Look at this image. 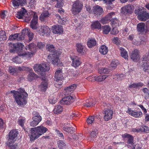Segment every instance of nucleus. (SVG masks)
I'll return each mask as SVG.
<instances>
[{"instance_id": "nucleus-64", "label": "nucleus", "mask_w": 149, "mask_h": 149, "mask_svg": "<svg viewBox=\"0 0 149 149\" xmlns=\"http://www.w3.org/2000/svg\"><path fill=\"white\" fill-rule=\"evenodd\" d=\"M7 14V12L6 10H4L0 14V16L1 18L2 19H4L5 18Z\"/></svg>"}, {"instance_id": "nucleus-44", "label": "nucleus", "mask_w": 149, "mask_h": 149, "mask_svg": "<svg viewBox=\"0 0 149 149\" xmlns=\"http://www.w3.org/2000/svg\"><path fill=\"white\" fill-rule=\"evenodd\" d=\"M107 77V76L104 75L98 77H95V79L96 81H101L104 80Z\"/></svg>"}, {"instance_id": "nucleus-9", "label": "nucleus", "mask_w": 149, "mask_h": 149, "mask_svg": "<svg viewBox=\"0 0 149 149\" xmlns=\"http://www.w3.org/2000/svg\"><path fill=\"white\" fill-rule=\"evenodd\" d=\"M104 11L102 8L98 5L94 6L92 9V13L95 16L97 17H99L103 15Z\"/></svg>"}, {"instance_id": "nucleus-34", "label": "nucleus", "mask_w": 149, "mask_h": 149, "mask_svg": "<svg viewBox=\"0 0 149 149\" xmlns=\"http://www.w3.org/2000/svg\"><path fill=\"white\" fill-rule=\"evenodd\" d=\"M118 64L119 63L118 60H112L109 67L110 70H112L115 69Z\"/></svg>"}, {"instance_id": "nucleus-49", "label": "nucleus", "mask_w": 149, "mask_h": 149, "mask_svg": "<svg viewBox=\"0 0 149 149\" xmlns=\"http://www.w3.org/2000/svg\"><path fill=\"white\" fill-rule=\"evenodd\" d=\"M74 128L72 127H70L66 129V128H64V131L68 132L69 133L71 134L74 132Z\"/></svg>"}, {"instance_id": "nucleus-24", "label": "nucleus", "mask_w": 149, "mask_h": 149, "mask_svg": "<svg viewBox=\"0 0 149 149\" xmlns=\"http://www.w3.org/2000/svg\"><path fill=\"white\" fill-rule=\"evenodd\" d=\"M77 50L78 52L81 54L84 53L85 47L84 45L81 43H77L76 45Z\"/></svg>"}, {"instance_id": "nucleus-63", "label": "nucleus", "mask_w": 149, "mask_h": 149, "mask_svg": "<svg viewBox=\"0 0 149 149\" xmlns=\"http://www.w3.org/2000/svg\"><path fill=\"white\" fill-rule=\"evenodd\" d=\"M128 29L127 28H125L123 29L122 34L123 36H127L129 33Z\"/></svg>"}, {"instance_id": "nucleus-37", "label": "nucleus", "mask_w": 149, "mask_h": 149, "mask_svg": "<svg viewBox=\"0 0 149 149\" xmlns=\"http://www.w3.org/2000/svg\"><path fill=\"white\" fill-rule=\"evenodd\" d=\"M143 84L141 82H138L137 83H133L130 85L129 86L130 88H140L142 86Z\"/></svg>"}, {"instance_id": "nucleus-29", "label": "nucleus", "mask_w": 149, "mask_h": 149, "mask_svg": "<svg viewBox=\"0 0 149 149\" xmlns=\"http://www.w3.org/2000/svg\"><path fill=\"white\" fill-rule=\"evenodd\" d=\"M119 49L120 50V54L122 57L125 59H128V54L126 50L122 47H119Z\"/></svg>"}, {"instance_id": "nucleus-46", "label": "nucleus", "mask_w": 149, "mask_h": 149, "mask_svg": "<svg viewBox=\"0 0 149 149\" xmlns=\"http://www.w3.org/2000/svg\"><path fill=\"white\" fill-rule=\"evenodd\" d=\"M50 15L49 12L47 11H45L43 12V13L41 14L40 19L41 20H43L44 18L49 17Z\"/></svg>"}, {"instance_id": "nucleus-40", "label": "nucleus", "mask_w": 149, "mask_h": 149, "mask_svg": "<svg viewBox=\"0 0 149 149\" xmlns=\"http://www.w3.org/2000/svg\"><path fill=\"white\" fill-rule=\"evenodd\" d=\"M143 67L144 72L147 74H149V62L144 63Z\"/></svg>"}, {"instance_id": "nucleus-8", "label": "nucleus", "mask_w": 149, "mask_h": 149, "mask_svg": "<svg viewBox=\"0 0 149 149\" xmlns=\"http://www.w3.org/2000/svg\"><path fill=\"white\" fill-rule=\"evenodd\" d=\"M33 69L36 72L40 71L44 72L49 70V64L47 65L45 63L39 64H36L33 66Z\"/></svg>"}, {"instance_id": "nucleus-28", "label": "nucleus", "mask_w": 149, "mask_h": 149, "mask_svg": "<svg viewBox=\"0 0 149 149\" xmlns=\"http://www.w3.org/2000/svg\"><path fill=\"white\" fill-rule=\"evenodd\" d=\"M32 119L36 120L38 123H40L42 120V118L40 114L36 111H33L32 113Z\"/></svg>"}, {"instance_id": "nucleus-50", "label": "nucleus", "mask_w": 149, "mask_h": 149, "mask_svg": "<svg viewBox=\"0 0 149 149\" xmlns=\"http://www.w3.org/2000/svg\"><path fill=\"white\" fill-rule=\"evenodd\" d=\"M140 131L148 132L149 131V128L146 126H142L140 128Z\"/></svg>"}, {"instance_id": "nucleus-48", "label": "nucleus", "mask_w": 149, "mask_h": 149, "mask_svg": "<svg viewBox=\"0 0 149 149\" xmlns=\"http://www.w3.org/2000/svg\"><path fill=\"white\" fill-rule=\"evenodd\" d=\"M18 35L19 34L17 33L10 35L8 39L10 40H15L17 38Z\"/></svg>"}, {"instance_id": "nucleus-3", "label": "nucleus", "mask_w": 149, "mask_h": 149, "mask_svg": "<svg viewBox=\"0 0 149 149\" xmlns=\"http://www.w3.org/2000/svg\"><path fill=\"white\" fill-rule=\"evenodd\" d=\"M18 132L17 130H11L9 134V139L7 144L10 147L11 149H15L17 146L15 144H13L16 140V138L17 136Z\"/></svg>"}, {"instance_id": "nucleus-57", "label": "nucleus", "mask_w": 149, "mask_h": 149, "mask_svg": "<svg viewBox=\"0 0 149 149\" xmlns=\"http://www.w3.org/2000/svg\"><path fill=\"white\" fill-rule=\"evenodd\" d=\"M35 4V1L34 0H30L29 3L28 7L33 9L34 8Z\"/></svg>"}, {"instance_id": "nucleus-17", "label": "nucleus", "mask_w": 149, "mask_h": 149, "mask_svg": "<svg viewBox=\"0 0 149 149\" xmlns=\"http://www.w3.org/2000/svg\"><path fill=\"white\" fill-rule=\"evenodd\" d=\"M127 112L131 116L135 118H139L141 117L142 113L141 111H136L131 110L130 108H128Z\"/></svg>"}, {"instance_id": "nucleus-41", "label": "nucleus", "mask_w": 149, "mask_h": 149, "mask_svg": "<svg viewBox=\"0 0 149 149\" xmlns=\"http://www.w3.org/2000/svg\"><path fill=\"white\" fill-rule=\"evenodd\" d=\"M111 23L112 25L118 26L120 24V22L116 18H113L111 20Z\"/></svg>"}, {"instance_id": "nucleus-14", "label": "nucleus", "mask_w": 149, "mask_h": 149, "mask_svg": "<svg viewBox=\"0 0 149 149\" xmlns=\"http://www.w3.org/2000/svg\"><path fill=\"white\" fill-rule=\"evenodd\" d=\"M13 4L15 8H17L19 6H22L26 4V0H13Z\"/></svg>"}, {"instance_id": "nucleus-33", "label": "nucleus", "mask_w": 149, "mask_h": 149, "mask_svg": "<svg viewBox=\"0 0 149 149\" xmlns=\"http://www.w3.org/2000/svg\"><path fill=\"white\" fill-rule=\"evenodd\" d=\"M101 24L98 21H94L91 24V28L94 29H101Z\"/></svg>"}, {"instance_id": "nucleus-1", "label": "nucleus", "mask_w": 149, "mask_h": 149, "mask_svg": "<svg viewBox=\"0 0 149 149\" xmlns=\"http://www.w3.org/2000/svg\"><path fill=\"white\" fill-rule=\"evenodd\" d=\"M13 94L15 100L18 105H24L26 103V97L27 93L23 89L20 88L17 91H13L10 92Z\"/></svg>"}, {"instance_id": "nucleus-21", "label": "nucleus", "mask_w": 149, "mask_h": 149, "mask_svg": "<svg viewBox=\"0 0 149 149\" xmlns=\"http://www.w3.org/2000/svg\"><path fill=\"white\" fill-rule=\"evenodd\" d=\"M52 29L53 33L55 34L61 33L63 31L62 27L58 25H54L52 26Z\"/></svg>"}, {"instance_id": "nucleus-23", "label": "nucleus", "mask_w": 149, "mask_h": 149, "mask_svg": "<svg viewBox=\"0 0 149 149\" xmlns=\"http://www.w3.org/2000/svg\"><path fill=\"white\" fill-rule=\"evenodd\" d=\"M37 32L39 33H43L44 34H46L47 35L49 34L51 32L49 28L47 26H41L39 31H37Z\"/></svg>"}, {"instance_id": "nucleus-35", "label": "nucleus", "mask_w": 149, "mask_h": 149, "mask_svg": "<svg viewBox=\"0 0 149 149\" xmlns=\"http://www.w3.org/2000/svg\"><path fill=\"white\" fill-rule=\"evenodd\" d=\"M33 70L32 71L29 72V73L27 76V79L29 81H31L36 78H37V76L34 72H32Z\"/></svg>"}, {"instance_id": "nucleus-61", "label": "nucleus", "mask_w": 149, "mask_h": 149, "mask_svg": "<svg viewBox=\"0 0 149 149\" xmlns=\"http://www.w3.org/2000/svg\"><path fill=\"white\" fill-rule=\"evenodd\" d=\"M143 61H149V51L146 53L143 57Z\"/></svg>"}, {"instance_id": "nucleus-22", "label": "nucleus", "mask_w": 149, "mask_h": 149, "mask_svg": "<svg viewBox=\"0 0 149 149\" xmlns=\"http://www.w3.org/2000/svg\"><path fill=\"white\" fill-rule=\"evenodd\" d=\"M26 33L29 37V40L31 41L33 37V34L31 32L30 30L28 28L23 29L22 32V34L24 36Z\"/></svg>"}, {"instance_id": "nucleus-15", "label": "nucleus", "mask_w": 149, "mask_h": 149, "mask_svg": "<svg viewBox=\"0 0 149 149\" xmlns=\"http://www.w3.org/2000/svg\"><path fill=\"white\" fill-rule=\"evenodd\" d=\"M134 10V7L132 5H128L123 7L122 8V12L124 13H132Z\"/></svg>"}, {"instance_id": "nucleus-11", "label": "nucleus", "mask_w": 149, "mask_h": 149, "mask_svg": "<svg viewBox=\"0 0 149 149\" xmlns=\"http://www.w3.org/2000/svg\"><path fill=\"white\" fill-rule=\"evenodd\" d=\"M104 119L105 121H108L112 119L113 113L112 110L106 109L104 110Z\"/></svg>"}, {"instance_id": "nucleus-31", "label": "nucleus", "mask_w": 149, "mask_h": 149, "mask_svg": "<svg viewBox=\"0 0 149 149\" xmlns=\"http://www.w3.org/2000/svg\"><path fill=\"white\" fill-rule=\"evenodd\" d=\"M99 50L100 53L103 55L106 54L108 52V47L105 45H103L100 46Z\"/></svg>"}, {"instance_id": "nucleus-10", "label": "nucleus", "mask_w": 149, "mask_h": 149, "mask_svg": "<svg viewBox=\"0 0 149 149\" xmlns=\"http://www.w3.org/2000/svg\"><path fill=\"white\" fill-rule=\"evenodd\" d=\"M32 14L33 16V17L31 22L30 26L32 29H36L38 27L37 24L38 16L37 14L34 12H32Z\"/></svg>"}, {"instance_id": "nucleus-16", "label": "nucleus", "mask_w": 149, "mask_h": 149, "mask_svg": "<svg viewBox=\"0 0 149 149\" xmlns=\"http://www.w3.org/2000/svg\"><path fill=\"white\" fill-rule=\"evenodd\" d=\"M74 101V99L71 96H68L64 97L61 101V103L63 104H69Z\"/></svg>"}, {"instance_id": "nucleus-6", "label": "nucleus", "mask_w": 149, "mask_h": 149, "mask_svg": "<svg viewBox=\"0 0 149 149\" xmlns=\"http://www.w3.org/2000/svg\"><path fill=\"white\" fill-rule=\"evenodd\" d=\"M122 136L124 140H127L126 145L129 149H135L137 144L135 145L134 143V138L131 135L125 133L122 135Z\"/></svg>"}, {"instance_id": "nucleus-30", "label": "nucleus", "mask_w": 149, "mask_h": 149, "mask_svg": "<svg viewBox=\"0 0 149 149\" xmlns=\"http://www.w3.org/2000/svg\"><path fill=\"white\" fill-rule=\"evenodd\" d=\"M145 24L143 22H141L139 23L137 26V29L138 31L140 32H143L145 31Z\"/></svg>"}, {"instance_id": "nucleus-27", "label": "nucleus", "mask_w": 149, "mask_h": 149, "mask_svg": "<svg viewBox=\"0 0 149 149\" xmlns=\"http://www.w3.org/2000/svg\"><path fill=\"white\" fill-rule=\"evenodd\" d=\"M26 10L24 8H22L21 10L18 12L16 15V17L19 19L23 18V17L26 14Z\"/></svg>"}, {"instance_id": "nucleus-54", "label": "nucleus", "mask_w": 149, "mask_h": 149, "mask_svg": "<svg viewBox=\"0 0 149 149\" xmlns=\"http://www.w3.org/2000/svg\"><path fill=\"white\" fill-rule=\"evenodd\" d=\"M57 143L58 147L60 148V149H62L65 146V143L62 141L59 140L58 141Z\"/></svg>"}, {"instance_id": "nucleus-52", "label": "nucleus", "mask_w": 149, "mask_h": 149, "mask_svg": "<svg viewBox=\"0 0 149 149\" xmlns=\"http://www.w3.org/2000/svg\"><path fill=\"white\" fill-rule=\"evenodd\" d=\"M13 62L16 63H21L22 62V61L21 60L19 56H17L13 58Z\"/></svg>"}, {"instance_id": "nucleus-26", "label": "nucleus", "mask_w": 149, "mask_h": 149, "mask_svg": "<svg viewBox=\"0 0 149 149\" xmlns=\"http://www.w3.org/2000/svg\"><path fill=\"white\" fill-rule=\"evenodd\" d=\"M97 103V101L95 99L87 100L84 106L87 107H90L94 106Z\"/></svg>"}, {"instance_id": "nucleus-47", "label": "nucleus", "mask_w": 149, "mask_h": 149, "mask_svg": "<svg viewBox=\"0 0 149 149\" xmlns=\"http://www.w3.org/2000/svg\"><path fill=\"white\" fill-rule=\"evenodd\" d=\"M8 70L9 72L12 75H13L17 72V68H14L12 67H10Z\"/></svg>"}, {"instance_id": "nucleus-60", "label": "nucleus", "mask_w": 149, "mask_h": 149, "mask_svg": "<svg viewBox=\"0 0 149 149\" xmlns=\"http://www.w3.org/2000/svg\"><path fill=\"white\" fill-rule=\"evenodd\" d=\"M56 17L58 19H60V21L61 24H65V23L66 22L67 20L65 18H61L60 15L58 14L56 15Z\"/></svg>"}, {"instance_id": "nucleus-19", "label": "nucleus", "mask_w": 149, "mask_h": 149, "mask_svg": "<svg viewBox=\"0 0 149 149\" xmlns=\"http://www.w3.org/2000/svg\"><path fill=\"white\" fill-rule=\"evenodd\" d=\"M138 17L141 21H146L149 18V13L146 11H142L141 13L138 15Z\"/></svg>"}, {"instance_id": "nucleus-62", "label": "nucleus", "mask_w": 149, "mask_h": 149, "mask_svg": "<svg viewBox=\"0 0 149 149\" xmlns=\"http://www.w3.org/2000/svg\"><path fill=\"white\" fill-rule=\"evenodd\" d=\"M142 91L146 95V98L147 99L149 97V91L147 88H144L143 89Z\"/></svg>"}, {"instance_id": "nucleus-25", "label": "nucleus", "mask_w": 149, "mask_h": 149, "mask_svg": "<svg viewBox=\"0 0 149 149\" xmlns=\"http://www.w3.org/2000/svg\"><path fill=\"white\" fill-rule=\"evenodd\" d=\"M48 88V83L47 81L45 80L42 81L39 86V90L41 91H45Z\"/></svg>"}, {"instance_id": "nucleus-55", "label": "nucleus", "mask_w": 149, "mask_h": 149, "mask_svg": "<svg viewBox=\"0 0 149 149\" xmlns=\"http://www.w3.org/2000/svg\"><path fill=\"white\" fill-rule=\"evenodd\" d=\"M49 100L50 103L54 104L56 102V99L55 96H53L52 97H50Z\"/></svg>"}, {"instance_id": "nucleus-7", "label": "nucleus", "mask_w": 149, "mask_h": 149, "mask_svg": "<svg viewBox=\"0 0 149 149\" xmlns=\"http://www.w3.org/2000/svg\"><path fill=\"white\" fill-rule=\"evenodd\" d=\"M83 7V5L79 1L74 2L72 6L71 11L74 15L78 14L81 10Z\"/></svg>"}, {"instance_id": "nucleus-39", "label": "nucleus", "mask_w": 149, "mask_h": 149, "mask_svg": "<svg viewBox=\"0 0 149 149\" xmlns=\"http://www.w3.org/2000/svg\"><path fill=\"white\" fill-rule=\"evenodd\" d=\"M87 45L89 47L95 46L96 44V41L94 39L89 40L87 42Z\"/></svg>"}, {"instance_id": "nucleus-5", "label": "nucleus", "mask_w": 149, "mask_h": 149, "mask_svg": "<svg viewBox=\"0 0 149 149\" xmlns=\"http://www.w3.org/2000/svg\"><path fill=\"white\" fill-rule=\"evenodd\" d=\"M60 54L58 52L54 51L48 56L47 59L52 60V64L54 66H61L63 64L60 63L58 58Z\"/></svg>"}, {"instance_id": "nucleus-20", "label": "nucleus", "mask_w": 149, "mask_h": 149, "mask_svg": "<svg viewBox=\"0 0 149 149\" xmlns=\"http://www.w3.org/2000/svg\"><path fill=\"white\" fill-rule=\"evenodd\" d=\"M63 76L61 69L59 68L56 70L55 74V78L56 81L61 80L64 78Z\"/></svg>"}, {"instance_id": "nucleus-18", "label": "nucleus", "mask_w": 149, "mask_h": 149, "mask_svg": "<svg viewBox=\"0 0 149 149\" xmlns=\"http://www.w3.org/2000/svg\"><path fill=\"white\" fill-rule=\"evenodd\" d=\"M70 58L72 61V65L74 67H79L81 64L80 59L77 56H70Z\"/></svg>"}, {"instance_id": "nucleus-43", "label": "nucleus", "mask_w": 149, "mask_h": 149, "mask_svg": "<svg viewBox=\"0 0 149 149\" xmlns=\"http://www.w3.org/2000/svg\"><path fill=\"white\" fill-rule=\"evenodd\" d=\"M7 39L6 36L5 31H0V40L4 41Z\"/></svg>"}, {"instance_id": "nucleus-2", "label": "nucleus", "mask_w": 149, "mask_h": 149, "mask_svg": "<svg viewBox=\"0 0 149 149\" xmlns=\"http://www.w3.org/2000/svg\"><path fill=\"white\" fill-rule=\"evenodd\" d=\"M48 130L47 128L43 126H38L31 129L29 133L30 140L33 141L46 133Z\"/></svg>"}, {"instance_id": "nucleus-38", "label": "nucleus", "mask_w": 149, "mask_h": 149, "mask_svg": "<svg viewBox=\"0 0 149 149\" xmlns=\"http://www.w3.org/2000/svg\"><path fill=\"white\" fill-rule=\"evenodd\" d=\"M17 72L18 70L20 71L25 70L29 72L32 71V69L28 67H17Z\"/></svg>"}, {"instance_id": "nucleus-12", "label": "nucleus", "mask_w": 149, "mask_h": 149, "mask_svg": "<svg viewBox=\"0 0 149 149\" xmlns=\"http://www.w3.org/2000/svg\"><path fill=\"white\" fill-rule=\"evenodd\" d=\"M77 86V84H73L65 88L63 92L64 95H65L70 94L76 88Z\"/></svg>"}, {"instance_id": "nucleus-42", "label": "nucleus", "mask_w": 149, "mask_h": 149, "mask_svg": "<svg viewBox=\"0 0 149 149\" xmlns=\"http://www.w3.org/2000/svg\"><path fill=\"white\" fill-rule=\"evenodd\" d=\"M98 72L100 74H107L109 72L108 69L106 68H101L98 70Z\"/></svg>"}, {"instance_id": "nucleus-59", "label": "nucleus", "mask_w": 149, "mask_h": 149, "mask_svg": "<svg viewBox=\"0 0 149 149\" xmlns=\"http://www.w3.org/2000/svg\"><path fill=\"white\" fill-rule=\"evenodd\" d=\"M115 15V12H112L109 13L106 16L109 20L111 21V18L114 16Z\"/></svg>"}, {"instance_id": "nucleus-56", "label": "nucleus", "mask_w": 149, "mask_h": 149, "mask_svg": "<svg viewBox=\"0 0 149 149\" xmlns=\"http://www.w3.org/2000/svg\"><path fill=\"white\" fill-rule=\"evenodd\" d=\"M25 119L24 118H22L19 119L18 120V124L22 127H23L24 123L25 122Z\"/></svg>"}, {"instance_id": "nucleus-53", "label": "nucleus", "mask_w": 149, "mask_h": 149, "mask_svg": "<svg viewBox=\"0 0 149 149\" xmlns=\"http://www.w3.org/2000/svg\"><path fill=\"white\" fill-rule=\"evenodd\" d=\"M110 21L109 20V19L106 16V17L102 18L100 22L103 24H105L108 23Z\"/></svg>"}, {"instance_id": "nucleus-58", "label": "nucleus", "mask_w": 149, "mask_h": 149, "mask_svg": "<svg viewBox=\"0 0 149 149\" xmlns=\"http://www.w3.org/2000/svg\"><path fill=\"white\" fill-rule=\"evenodd\" d=\"M46 48L48 51H49L50 52L54 51V47L53 45L50 44L47 45Z\"/></svg>"}, {"instance_id": "nucleus-45", "label": "nucleus", "mask_w": 149, "mask_h": 149, "mask_svg": "<svg viewBox=\"0 0 149 149\" xmlns=\"http://www.w3.org/2000/svg\"><path fill=\"white\" fill-rule=\"evenodd\" d=\"M96 119L95 118L94 116H90L87 119V123L88 124H91L96 123Z\"/></svg>"}, {"instance_id": "nucleus-32", "label": "nucleus", "mask_w": 149, "mask_h": 149, "mask_svg": "<svg viewBox=\"0 0 149 149\" xmlns=\"http://www.w3.org/2000/svg\"><path fill=\"white\" fill-rule=\"evenodd\" d=\"M63 107L60 105L56 106L53 110V112L56 114L61 113L63 111Z\"/></svg>"}, {"instance_id": "nucleus-51", "label": "nucleus", "mask_w": 149, "mask_h": 149, "mask_svg": "<svg viewBox=\"0 0 149 149\" xmlns=\"http://www.w3.org/2000/svg\"><path fill=\"white\" fill-rule=\"evenodd\" d=\"M97 134V130L95 128L90 133V134L91 137L95 138L96 137Z\"/></svg>"}, {"instance_id": "nucleus-13", "label": "nucleus", "mask_w": 149, "mask_h": 149, "mask_svg": "<svg viewBox=\"0 0 149 149\" xmlns=\"http://www.w3.org/2000/svg\"><path fill=\"white\" fill-rule=\"evenodd\" d=\"M139 51L137 49H135L132 52L130 56L131 59L135 62H137L140 59Z\"/></svg>"}, {"instance_id": "nucleus-36", "label": "nucleus", "mask_w": 149, "mask_h": 149, "mask_svg": "<svg viewBox=\"0 0 149 149\" xmlns=\"http://www.w3.org/2000/svg\"><path fill=\"white\" fill-rule=\"evenodd\" d=\"M103 33L104 34H107L110 31L111 28L109 25H105L102 27Z\"/></svg>"}, {"instance_id": "nucleus-4", "label": "nucleus", "mask_w": 149, "mask_h": 149, "mask_svg": "<svg viewBox=\"0 0 149 149\" xmlns=\"http://www.w3.org/2000/svg\"><path fill=\"white\" fill-rule=\"evenodd\" d=\"M36 45L34 43H32L29 45L26 48V50H30L31 52L27 53H25L23 51L21 52H19L18 54L20 56H24L26 57L27 58L29 59L32 57L35 52H36Z\"/></svg>"}]
</instances>
